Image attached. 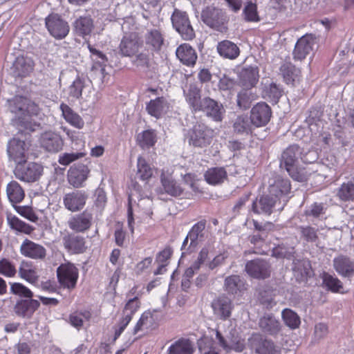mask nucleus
Instances as JSON below:
<instances>
[{"instance_id":"0eeeda50","label":"nucleus","mask_w":354,"mask_h":354,"mask_svg":"<svg viewBox=\"0 0 354 354\" xmlns=\"http://www.w3.org/2000/svg\"><path fill=\"white\" fill-rule=\"evenodd\" d=\"M30 144L25 140L14 138L8 144L7 151L9 158L17 165L25 162L28 158Z\"/></svg>"},{"instance_id":"9b49d317","label":"nucleus","mask_w":354,"mask_h":354,"mask_svg":"<svg viewBox=\"0 0 354 354\" xmlns=\"http://www.w3.org/2000/svg\"><path fill=\"white\" fill-rule=\"evenodd\" d=\"M142 43L136 33L124 35L118 46V52L122 57H131L139 52Z\"/></svg>"},{"instance_id":"c9c22d12","label":"nucleus","mask_w":354,"mask_h":354,"mask_svg":"<svg viewBox=\"0 0 354 354\" xmlns=\"http://www.w3.org/2000/svg\"><path fill=\"white\" fill-rule=\"evenodd\" d=\"M216 339L220 346H221L226 352H229L231 350H234L236 352H241L245 347L243 339L236 338L228 342L218 330H216Z\"/></svg>"},{"instance_id":"a211bd4d","label":"nucleus","mask_w":354,"mask_h":354,"mask_svg":"<svg viewBox=\"0 0 354 354\" xmlns=\"http://www.w3.org/2000/svg\"><path fill=\"white\" fill-rule=\"evenodd\" d=\"M90 169L84 164L74 165L68 171V180L74 187H81L87 179Z\"/></svg>"},{"instance_id":"79ce46f5","label":"nucleus","mask_w":354,"mask_h":354,"mask_svg":"<svg viewBox=\"0 0 354 354\" xmlns=\"http://www.w3.org/2000/svg\"><path fill=\"white\" fill-rule=\"evenodd\" d=\"M167 352V354H192L194 348L189 340L180 339L172 344Z\"/></svg>"},{"instance_id":"c03bdc74","label":"nucleus","mask_w":354,"mask_h":354,"mask_svg":"<svg viewBox=\"0 0 354 354\" xmlns=\"http://www.w3.org/2000/svg\"><path fill=\"white\" fill-rule=\"evenodd\" d=\"M91 88L92 86L89 81L77 77L69 86V95L74 98L79 99L82 96L83 89H88L90 91Z\"/></svg>"},{"instance_id":"423d86ee","label":"nucleus","mask_w":354,"mask_h":354,"mask_svg":"<svg viewBox=\"0 0 354 354\" xmlns=\"http://www.w3.org/2000/svg\"><path fill=\"white\" fill-rule=\"evenodd\" d=\"M203 21L212 28L223 31L225 27L226 17L222 10L214 7H207L202 11Z\"/></svg>"},{"instance_id":"b1692460","label":"nucleus","mask_w":354,"mask_h":354,"mask_svg":"<svg viewBox=\"0 0 354 354\" xmlns=\"http://www.w3.org/2000/svg\"><path fill=\"white\" fill-rule=\"evenodd\" d=\"M145 41L150 50L158 51L164 44L165 38L160 28H151L147 30Z\"/></svg>"},{"instance_id":"603ef678","label":"nucleus","mask_w":354,"mask_h":354,"mask_svg":"<svg viewBox=\"0 0 354 354\" xmlns=\"http://www.w3.org/2000/svg\"><path fill=\"white\" fill-rule=\"evenodd\" d=\"M243 17L247 22H259L261 19L257 11V6L255 3L248 1L243 10Z\"/></svg>"},{"instance_id":"f704fd0d","label":"nucleus","mask_w":354,"mask_h":354,"mask_svg":"<svg viewBox=\"0 0 354 354\" xmlns=\"http://www.w3.org/2000/svg\"><path fill=\"white\" fill-rule=\"evenodd\" d=\"M184 94L187 102L193 109L194 111H201L202 100H201L199 88L195 84H191L187 88L184 89Z\"/></svg>"},{"instance_id":"e2e57ef3","label":"nucleus","mask_w":354,"mask_h":354,"mask_svg":"<svg viewBox=\"0 0 354 354\" xmlns=\"http://www.w3.org/2000/svg\"><path fill=\"white\" fill-rule=\"evenodd\" d=\"M15 266L8 259H3L0 260V274L12 277L16 274Z\"/></svg>"},{"instance_id":"1a4fd4ad","label":"nucleus","mask_w":354,"mask_h":354,"mask_svg":"<svg viewBox=\"0 0 354 354\" xmlns=\"http://www.w3.org/2000/svg\"><path fill=\"white\" fill-rule=\"evenodd\" d=\"M57 274L59 282L64 288L73 289L75 287L79 273L73 264L66 263L60 265Z\"/></svg>"},{"instance_id":"bf43d9fd","label":"nucleus","mask_w":354,"mask_h":354,"mask_svg":"<svg viewBox=\"0 0 354 354\" xmlns=\"http://www.w3.org/2000/svg\"><path fill=\"white\" fill-rule=\"evenodd\" d=\"M253 124L247 115H241L238 117L234 124V128L238 133H249L252 131Z\"/></svg>"},{"instance_id":"9d476101","label":"nucleus","mask_w":354,"mask_h":354,"mask_svg":"<svg viewBox=\"0 0 354 354\" xmlns=\"http://www.w3.org/2000/svg\"><path fill=\"white\" fill-rule=\"evenodd\" d=\"M39 144L45 151L57 153L63 149L64 141L59 133L48 131L40 136Z\"/></svg>"},{"instance_id":"f8f14e48","label":"nucleus","mask_w":354,"mask_h":354,"mask_svg":"<svg viewBox=\"0 0 354 354\" xmlns=\"http://www.w3.org/2000/svg\"><path fill=\"white\" fill-rule=\"evenodd\" d=\"M271 115V108L265 102H259L252 108L250 120L255 127H261L269 122Z\"/></svg>"},{"instance_id":"6ab92c4d","label":"nucleus","mask_w":354,"mask_h":354,"mask_svg":"<svg viewBox=\"0 0 354 354\" xmlns=\"http://www.w3.org/2000/svg\"><path fill=\"white\" fill-rule=\"evenodd\" d=\"M21 254L32 259H44L46 256V248L37 243L26 239L20 246Z\"/></svg>"},{"instance_id":"ddd939ff","label":"nucleus","mask_w":354,"mask_h":354,"mask_svg":"<svg viewBox=\"0 0 354 354\" xmlns=\"http://www.w3.org/2000/svg\"><path fill=\"white\" fill-rule=\"evenodd\" d=\"M282 203L279 204V201L277 200L268 193L266 195L262 196L259 200H256L252 203V209L255 214H266L270 215L273 209L277 207H281Z\"/></svg>"},{"instance_id":"2f4dec72","label":"nucleus","mask_w":354,"mask_h":354,"mask_svg":"<svg viewBox=\"0 0 354 354\" xmlns=\"http://www.w3.org/2000/svg\"><path fill=\"white\" fill-rule=\"evenodd\" d=\"M301 153L300 148L298 145H293L289 146L282 153L281 161L284 163L287 171H290L295 167Z\"/></svg>"},{"instance_id":"864d4df0","label":"nucleus","mask_w":354,"mask_h":354,"mask_svg":"<svg viewBox=\"0 0 354 354\" xmlns=\"http://www.w3.org/2000/svg\"><path fill=\"white\" fill-rule=\"evenodd\" d=\"M283 320L285 324L291 329L297 328L301 323L298 315L289 308H286L281 313Z\"/></svg>"},{"instance_id":"cd10ccee","label":"nucleus","mask_w":354,"mask_h":354,"mask_svg":"<svg viewBox=\"0 0 354 354\" xmlns=\"http://www.w3.org/2000/svg\"><path fill=\"white\" fill-rule=\"evenodd\" d=\"M336 272L342 277H350L354 274V262L348 257L340 255L333 259Z\"/></svg>"},{"instance_id":"774afa93","label":"nucleus","mask_w":354,"mask_h":354,"mask_svg":"<svg viewBox=\"0 0 354 354\" xmlns=\"http://www.w3.org/2000/svg\"><path fill=\"white\" fill-rule=\"evenodd\" d=\"M212 252L210 246H205L200 251L197 259L194 261L195 268L200 269L202 264H203L207 259L209 252Z\"/></svg>"},{"instance_id":"c85d7f7f","label":"nucleus","mask_w":354,"mask_h":354,"mask_svg":"<svg viewBox=\"0 0 354 354\" xmlns=\"http://www.w3.org/2000/svg\"><path fill=\"white\" fill-rule=\"evenodd\" d=\"M60 110L64 119L72 127L82 129L84 127V121L82 118L68 105L62 103L60 104Z\"/></svg>"},{"instance_id":"37998d69","label":"nucleus","mask_w":354,"mask_h":354,"mask_svg":"<svg viewBox=\"0 0 354 354\" xmlns=\"http://www.w3.org/2000/svg\"><path fill=\"white\" fill-rule=\"evenodd\" d=\"M84 239L80 236H68L64 239V247L74 253H81L84 250Z\"/></svg>"},{"instance_id":"c756f323","label":"nucleus","mask_w":354,"mask_h":354,"mask_svg":"<svg viewBox=\"0 0 354 354\" xmlns=\"http://www.w3.org/2000/svg\"><path fill=\"white\" fill-rule=\"evenodd\" d=\"M205 223L203 221L194 224L188 233L190 243L187 248L189 252H193L198 244L204 240Z\"/></svg>"},{"instance_id":"72a5a7b5","label":"nucleus","mask_w":354,"mask_h":354,"mask_svg":"<svg viewBox=\"0 0 354 354\" xmlns=\"http://www.w3.org/2000/svg\"><path fill=\"white\" fill-rule=\"evenodd\" d=\"M73 26L78 35L84 37L91 33L94 28L93 21L88 15L81 16L74 21Z\"/></svg>"},{"instance_id":"052dcab7","label":"nucleus","mask_w":354,"mask_h":354,"mask_svg":"<svg viewBox=\"0 0 354 354\" xmlns=\"http://www.w3.org/2000/svg\"><path fill=\"white\" fill-rule=\"evenodd\" d=\"M140 307V302L138 297H135L128 300L122 310V316H129V319H132L134 314Z\"/></svg>"},{"instance_id":"7ed1b4c3","label":"nucleus","mask_w":354,"mask_h":354,"mask_svg":"<svg viewBox=\"0 0 354 354\" xmlns=\"http://www.w3.org/2000/svg\"><path fill=\"white\" fill-rule=\"evenodd\" d=\"M213 135L214 131L205 125L196 124L188 133V142L195 147H206L210 145Z\"/></svg>"},{"instance_id":"4be33fe9","label":"nucleus","mask_w":354,"mask_h":354,"mask_svg":"<svg viewBox=\"0 0 354 354\" xmlns=\"http://www.w3.org/2000/svg\"><path fill=\"white\" fill-rule=\"evenodd\" d=\"M259 77V69L257 66L245 67L239 73V84L243 88L250 89L257 84Z\"/></svg>"},{"instance_id":"f3484780","label":"nucleus","mask_w":354,"mask_h":354,"mask_svg":"<svg viewBox=\"0 0 354 354\" xmlns=\"http://www.w3.org/2000/svg\"><path fill=\"white\" fill-rule=\"evenodd\" d=\"M315 45V38L311 35H305L300 37L293 50V59L301 61L306 57L313 50Z\"/></svg>"},{"instance_id":"8fccbe9b","label":"nucleus","mask_w":354,"mask_h":354,"mask_svg":"<svg viewBox=\"0 0 354 354\" xmlns=\"http://www.w3.org/2000/svg\"><path fill=\"white\" fill-rule=\"evenodd\" d=\"M154 319L150 311L144 312L133 328V334L138 333L142 330H148L153 327Z\"/></svg>"},{"instance_id":"ea45409f","label":"nucleus","mask_w":354,"mask_h":354,"mask_svg":"<svg viewBox=\"0 0 354 354\" xmlns=\"http://www.w3.org/2000/svg\"><path fill=\"white\" fill-rule=\"evenodd\" d=\"M245 288V283L239 275H231L225 279L224 289L228 294L236 295Z\"/></svg>"},{"instance_id":"39448f33","label":"nucleus","mask_w":354,"mask_h":354,"mask_svg":"<svg viewBox=\"0 0 354 354\" xmlns=\"http://www.w3.org/2000/svg\"><path fill=\"white\" fill-rule=\"evenodd\" d=\"M43 166L36 162H29L26 165H18L15 169V177L24 182H35L43 174Z\"/></svg>"},{"instance_id":"13d9d810","label":"nucleus","mask_w":354,"mask_h":354,"mask_svg":"<svg viewBox=\"0 0 354 354\" xmlns=\"http://www.w3.org/2000/svg\"><path fill=\"white\" fill-rule=\"evenodd\" d=\"M323 283L328 290L333 292H338L343 288L342 283L337 278L329 274L324 273Z\"/></svg>"},{"instance_id":"a19ab883","label":"nucleus","mask_w":354,"mask_h":354,"mask_svg":"<svg viewBox=\"0 0 354 354\" xmlns=\"http://www.w3.org/2000/svg\"><path fill=\"white\" fill-rule=\"evenodd\" d=\"M227 178V171L223 167H212L206 171L205 178L209 185L222 183Z\"/></svg>"},{"instance_id":"4d7b16f0","label":"nucleus","mask_w":354,"mask_h":354,"mask_svg":"<svg viewBox=\"0 0 354 354\" xmlns=\"http://www.w3.org/2000/svg\"><path fill=\"white\" fill-rule=\"evenodd\" d=\"M91 314L88 310L74 312L69 317L70 323L77 328H80L85 321H88Z\"/></svg>"},{"instance_id":"e433bc0d","label":"nucleus","mask_w":354,"mask_h":354,"mask_svg":"<svg viewBox=\"0 0 354 354\" xmlns=\"http://www.w3.org/2000/svg\"><path fill=\"white\" fill-rule=\"evenodd\" d=\"M6 194L9 201L13 205L21 203L25 196L24 190L15 180L7 185Z\"/></svg>"},{"instance_id":"49530a36","label":"nucleus","mask_w":354,"mask_h":354,"mask_svg":"<svg viewBox=\"0 0 354 354\" xmlns=\"http://www.w3.org/2000/svg\"><path fill=\"white\" fill-rule=\"evenodd\" d=\"M161 183L165 191L173 196H178L183 193V189L171 178L165 177L164 173H162Z\"/></svg>"},{"instance_id":"0e129e2a","label":"nucleus","mask_w":354,"mask_h":354,"mask_svg":"<svg viewBox=\"0 0 354 354\" xmlns=\"http://www.w3.org/2000/svg\"><path fill=\"white\" fill-rule=\"evenodd\" d=\"M301 236L308 242H315L317 239V230L310 226L299 227Z\"/></svg>"},{"instance_id":"aec40b11","label":"nucleus","mask_w":354,"mask_h":354,"mask_svg":"<svg viewBox=\"0 0 354 354\" xmlns=\"http://www.w3.org/2000/svg\"><path fill=\"white\" fill-rule=\"evenodd\" d=\"M214 314L221 319L225 320L231 315L233 304L225 296H221L212 303Z\"/></svg>"},{"instance_id":"338daca9","label":"nucleus","mask_w":354,"mask_h":354,"mask_svg":"<svg viewBox=\"0 0 354 354\" xmlns=\"http://www.w3.org/2000/svg\"><path fill=\"white\" fill-rule=\"evenodd\" d=\"M130 317L127 315L126 317L122 316L118 324L114 327V339H117L124 329L127 328L129 322L131 321L129 319Z\"/></svg>"},{"instance_id":"69168bd1","label":"nucleus","mask_w":354,"mask_h":354,"mask_svg":"<svg viewBox=\"0 0 354 354\" xmlns=\"http://www.w3.org/2000/svg\"><path fill=\"white\" fill-rule=\"evenodd\" d=\"M62 129L72 142L75 143L80 141L82 146V149L80 150L85 149V141L82 140L83 135L82 133L71 130L67 127H62Z\"/></svg>"},{"instance_id":"7c9ffc66","label":"nucleus","mask_w":354,"mask_h":354,"mask_svg":"<svg viewBox=\"0 0 354 354\" xmlns=\"http://www.w3.org/2000/svg\"><path fill=\"white\" fill-rule=\"evenodd\" d=\"M6 220L10 228L17 234H30L34 230L32 226L20 220L17 216L10 212H6Z\"/></svg>"},{"instance_id":"20e7f679","label":"nucleus","mask_w":354,"mask_h":354,"mask_svg":"<svg viewBox=\"0 0 354 354\" xmlns=\"http://www.w3.org/2000/svg\"><path fill=\"white\" fill-rule=\"evenodd\" d=\"M173 27L185 40H191L195 33L185 12L175 9L171 17Z\"/></svg>"},{"instance_id":"f257e3e1","label":"nucleus","mask_w":354,"mask_h":354,"mask_svg":"<svg viewBox=\"0 0 354 354\" xmlns=\"http://www.w3.org/2000/svg\"><path fill=\"white\" fill-rule=\"evenodd\" d=\"M9 107L12 113L18 115L19 122L26 127H27L26 123L28 122V118L30 115H37L39 112L37 104L21 96H16L10 100Z\"/></svg>"},{"instance_id":"473e14b6","label":"nucleus","mask_w":354,"mask_h":354,"mask_svg":"<svg viewBox=\"0 0 354 354\" xmlns=\"http://www.w3.org/2000/svg\"><path fill=\"white\" fill-rule=\"evenodd\" d=\"M34 63L30 58L18 57L13 64V71L17 76L26 77L33 70Z\"/></svg>"},{"instance_id":"dca6fc26","label":"nucleus","mask_w":354,"mask_h":354,"mask_svg":"<svg viewBox=\"0 0 354 354\" xmlns=\"http://www.w3.org/2000/svg\"><path fill=\"white\" fill-rule=\"evenodd\" d=\"M245 270L249 276L255 279H265L270 274L269 264L261 259L247 262Z\"/></svg>"},{"instance_id":"393cba45","label":"nucleus","mask_w":354,"mask_h":354,"mask_svg":"<svg viewBox=\"0 0 354 354\" xmlns=\"http://www.w3.org/2000/svg\"><path fill=\"white\" fill-rule=\"evenodd\" d=\"M280 74L287 84L295 85L300 82L301 71L291 62H285L279 68Z\"/></svg>"},{"instance_id":"a878e982","label":"nucleus","mask_w":354,"mask_h":354,"mask_svg":"<svg viewBox=\"0 0 354 354\" xmlns=\"http://www.w3.org/2000/svg\"><path fill=\"white\" fill-rule=\"evenodd\" d=\"M176 55L180 62L187 66H192L196 64L197 59L196 51L187 44L180 45L176 50Z\"/></svg>"},{"instance_id":"a18cd8bd","label":"nucleus","mask_w":354,"mask_h":354,"mask_svg":"<svg viewBox=\"0 0 354 354\" xmlns=\"http://www.w3.org/2000/svg\"><path fill=\"white\" fill-rule=\"evenodd\" d=\"M157 140L156 131L152 129L143 131L138 135L137 141L142 149H148L153 147Z\"/></svg>"},{"instance_id":"3c124183","label":"nucleus","mask_w":354,"mask_h":354,"mask_svg":"<svg viewBox=\"0 0 354 354\" xmlns=\"http://www.w3.org/2000/svg\"><path fill=\"white\" fill-rule=\"evenodd\" d=\"M254 348L257 354H281L280 348L267 339L259 341Z\"/></svg>"},{"instance_id":"f03ea898","label":"nucleus","mask_w":354,"mask_h":354,"mask_svg":"<svg viewBox=\"0 0 354 354\" xmlns=\"http://www.w3.org/2000/svg\"><path fill=\"white\" fill-rule=\"evenodd\" d=\"M291 185L290 180L281 176H277L270 183L268 187V193L279 201L281 204L279 210H282L289 199V194Z\"/></svg>"},{"instance_id":"6e6552de","label":"nucleus","mask_w":354,"mask_h":354,"mask_svg":"<svg viewBox=\"0 0 354 354\" xmlns=\"http://www.w3.org/2000/svg\"><path fill=\"white\" fill-rule=\"evenodd\" d=\"M46 27L53 37L64 38L69 32V26L59 15L51 14L46 18Z\"/></svg>"},{"instance_id":"5fc2aeb1","label":"nucleus","mask_w":354,"mask_h":354,"mask_svg":"<svg viewBox=\"0 0 354 354\" xmlns=\"http://www.w3.org/2000/svg\"><path fill=\"white\" fill-rule=\"evenodd\" d=\"M337 196L342 201H349L354 200V183L348 181L343 183L339 188Z\"/></svg>"},{"instance_id":"de8ad7c7","label":"nucleus","mask_w":354,"mask_h":354,"mask_svg":"<svg viewBox=\"0 0 354 354\" xmlns=\"http://www.w3.org/2000/svg\"><path fill=\"white\" fill-rule=\"evenodd\" d=\"M153 173V169L147 162L142 156H139L137 160V175L143 181L150 179Z\"/></svg>"},{"instance_id":"412c9836","label":"nucleus","mask_w":354,"mask_h":354,"mask_svg":"<svg viewBox=\"0 0 354 354\" xmlns=\"http://www.w3.org/2000/svg\"><path fill=\"white\" fill-rule=\"evenodd\" d=\"M39 306V302L36 299H21L16 303L14 311L19 317L29 319Z\"/></svg>"},{"instance_id":"6e6d98bb","label":"nucleus","mask_w":354,"mask_h":354,"mask_svg":"<svg viewBox=\"0 0 354 354\" xmlns=\"http://www.w3.org/2000/svg\"><path fill=\"white\" fill-rule=\"evenodd\" d=\"M86 155V150H80L77 152L64 153L59 155L58 162L64 166H67L71 163L84 158Z\"/></svg>"},{"instance_id":"680f3d73","label":"nucleus","mask_w":354,"mask_h":354,"mask_svg":"<svg viewBox=\"0 0 354 354\" xmlns=\"http://www.w3.org/2000/svg\"><path fill=\"white\" fill-rule=\"evenodd\" d=\"M12 293L26 298H32L33 294L26 286L20 283H13L10 286Z\"/></svg>"},{"instance_id":"09e8293b","label":"nucleus","mask_w":354,"mask_h":354,"mask_svg":"<svg viewBox=\"0 0 354 354\" xmlns=\"http://www.w3.org/2000/svg\"><path fill=\"white\" fill-rule=\"evenodd\" d=\"M19 274L21 278L30 283H36L38 281V275L35 269L28 262H22L19 269Z\"/></svg>"},{"instance_id":"2eb2a0df","label":"nucleus","mask_w":354,"mask_h":354,"mask_svg":"<svg viewBox=\"0 0 354 354\" xmlns=\"http://www.w3.org/2000/svg\"><path fill=\"white\" fill-rule=\"evenodd\" d=\"M87 199L85 192L82 190H74L67 193L63 198L64 207L71 212H77L82 209Z\"/></svg>"},{"instance_id":"5701e85b","label":"nucleus","mask_w":354,"mask_h":354,"mask_svg":"<svg viewBox=\"0 0 354 354\" xmlns=\"http://www.w3.org/2000/svg\"><path fill=\"white\" fill-rule=\"evenodd\" d=\"M92 220V214L86 210L71 218L68 226L74 231L82 232L90 228Z\"/></svg>"},{"instance_id":"4c0bfd02","label":"nucleus","mask_w":354,"mask_h":354,"mask_svg":"<svg viewBox=\"0 0 354 354\" xmlns=\"http://www.w3.org/2000/svg\"><path fill=\"white\" fill-rule=\"evenodd\" d=\"M259 326L262 330L270 335L277 334L281 329L279 322L272 315L262 317L259 320Z\"/></svg>"},{"instance_id":"58836bf2","label":"nucleus","mask_w":354,"mask_h":354,"mask_svg":"<svg viewBox=\"0 0 354 354\" xmlns=\"http://www.w3.org/2000/svg\"><path fill=\"white\" fill-rule=\"evenodd\" d=\"M217 50L221 56L230 59L236 58L240 53L239 47L234 43L228 40H224L218 43Z\"/></svg>"},{"instance_id":"bb28decb","label":"nucleus","mask_w":354,"mask_h":354,"mask_svg":"<svg viewBox=\"0 0 354 354\" xmlns=\"http://www.w3.org/2000/svg\"><path fill=\"white\" fill-rule=\"evenodd\" d=\"M206 114L211 117L215 121H221L223 113V108L221 104H218L215 100L205 97L202 100L201 109Z\"/></svg>"},{"instance_id":"4468645a","label":"nucleus","mask_w":354,"mask_h":354,"mask_svg":"<svg viewBox=\"0 0 354 354\" xmlns=\"http://www.w3.org/2000/svg\"><path fill=\"white\" fill-rule=\"evenodd\" d=\"M171 109V104L164 97H158L146 103L145 110L149 115L160 119L167 114Z\"/></svg>"}]
</instances>
